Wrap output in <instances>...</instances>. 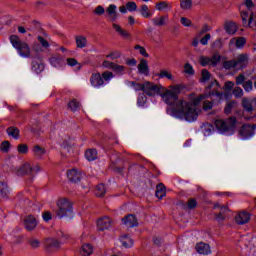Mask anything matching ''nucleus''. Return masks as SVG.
I'll use <instances>...</instances> for the list:
<instances>
[{
	"mask_svg": "<svg viewBox=\"0 0 256 256\" xmlns=\"http://www.w3.org/2000/svg\"><path fill=\"white\" fill-rule=\"evenodd\" d=\"M138 71L142 75H149V64H147V60H140V63L138 64Z\"/></svg>",
	"mask_w": 256,
	"mask_h": 256,
	"instance_id": "nucleus-27",
	"label": "nucleus"
},
{
	"mask_svg": "<svg viewBox=\"0 0 256 256\" xmlns=\"http://www.w3.org/2000/svg\"><path fill=\"white\" fill-rule=\"evenodd\" d=\"M188 209H195L197 207V200L195 198H190L187 202Z\"/></svg>",
	"mask_w": 256,
	"mask_h": 256,
	"instance_id": "nucleus-61",
	"label": "nucleus"
},
{
	"mask_svg": "<svg viewBox=\"0 0 256 256\" xmlns=\"http://www.w3.org/2000/svg\"><path fill=\"white\" fill-rule=\"evenodd\" d=\"M28 244L32 249H39V247H41V241L37 238L28 239Z\"/></svg>",
	"mask_w": 256,
	"mask_h": 256,
	"instance_id": "nucleus-38",
	"label": "nucleus"
},
{
	"mask_svg": "<svg viewBox=\"0 0 256 256\" xmlns=\"http://www.w3.org/2000/svg\"><path fill=\"white\" fill-rule=\"evenodd\" d=\"M112 27L114 30H116V33H119V35H121V37H131V34H129V32H127V30H123V28L119 25V24H112Z\"/></svg>",
	"mask_w": 256,
	"mask_h": 256,
	"instance_id": "nucleus-31",
	"label": "nucleus"
},
{
	"mask_svg": "<svg viewBox=\"0 0 256 256\" xmlns=\"http://www.w3.org/2000/svg\"><path fill=\"white\" fill-rule=\"evenodd\" d=\"M159 77L161 79H163L164 77H166V79H173V74H171L170 72L166 71V70H162L160 71Z\"/></svg>",
	"mask_w": 256,
	"mask_h": 256,
	"instance_id": "nucleus-60",
	"label": "nucleus"
},
{
	"mask_svg": "<svg viewBox=\"0 0 256 256\" xmlns=\"http://www.w3.org/2000/svg\"><path fill=\"white\" fill-rule=\"evenodd\" d=\"M90 83L92 87H103L105 85V81L103 80V77L101 76V73L96 72L93 73L90 77Z\"/></svg>",
	"mask_w": 256,
	"mask_h": 256,
	"instance_id": "nucleus-11",
	"label": "nucleus"
},
{
	"mask_svg": "<svg viewBox=\"0 0 256 256\" xmlns=\"http://www.w3.org/2000/svg\"><path fill=\"white\" fill-rule=\"evenodd\" d=\"M134 49L139 50L140 55H142L143 57H149V54L147 53L145 47L141 45H136L134 46Z\"/></svg>",
	"mask_w": 256,
	"mask_h": 256,
	"instance_id": "nucleus-58",
	"label": "nucleus"
},
{
	"mask_svg": "<svg viewBox=\"0 0 256 256\" xmlns=\"http://www.w3.org/2000/svg\"><path fill=\"white\" fill-rule=\"evenodd\" d=\"M63 61H65V59L59 54L50 57V64L52 67H61Z\"/></svg>",
	"mask_w": 256,
	"mask_h": 256,
	"instance_id": "nucleus-26",
	"label": "nucleus"
},
{
	"mask_svg": "<svg viewBox=\"0 0 256 256\" xmlns=\"http://www.w3.org/2000/svg\"><path fill=\"white\" fill-rule=\"evenodd\" d=\"M247 44V39L245 37H233L230 39L228 47L229 51H235V49H243Z\"/></svg>",
	"mask_w": 256,
	"mask_h": 256,
	"instance_id": "nucleus-7",
	"label": "nucleus"
},
{
	"mask_svg": "<svg viewBox=\"0 0 256 256\" xmlns=\"http://www.w3.org/2000/svg\"><path fill=\"white\" fill-rule=\"evenodd\" d=\"M130 85H132L133 89H135L136 91H143V92L145 91V83L140 84L135 81H132L130 82Z\"/></svg>",
	"mask_w": 256,
	"mask_h": 256,
	"instance_id": "nucleus-46",
	"label": "nucleus"
},
{
	"mask_svg": "<svg viewBox=\"0 0 256 256\" xmlns=\"http://www.w3.org/2000/svg\"><path fill=\"white\" fill-rule=\"evenodd\" d=\"M246 80L247 78L243 74H239L236 77V85H243V83H245Z\"/></svg>",
	"mask_w": 256,
	"mask_h": 256,
	"instance_id": "nucleus-63",
	"label": "nucleus"
},
{
	"mask_svg": "<svg viewBox=\"0 0 256 256\" xmlns=\"http://www.w3.org/2000/svg\"><path fill=\"white\" fill-rule=\"evenodd\" d=\"M126 9H127V11H130V12L137 11V3H135V2H128L126 4Z\"/></svg>",
	"mask_w": 256,
	"mask_h": 256,
	"instance_id": "nucleus-62",
	"label": "nucleus"
},
{
	"mask_svg": "<svg viewBox=\"0 0 256 256\" xmlns=\"http://www.w3.org/2000/svg\"><path fill=\"white\" fill-rule=\"evenodd\" d=\"M106 57H108L112 60L119 59V57H121V52H119V51L110 52Z\"/></svg>",
	"mask_w": 256,
	"mask_h": 256,
	"instance_id": "nucleus-64",
	"label": "nucleus"
},
{
	"mask_svg": "<svg viewBox=\"0 0 256 256\" xmlns=\"http://www.w3.org/2000/svg\"><path fill=\"white\" fill-rule=\"evenodd\" d=\"M256 124H244L239 130L240 137L247 139L248 137H253L255 135Z\"/></svg>",
	"mask_w": 256,
	"mask_h": 256,
	"instance_id": "nucleus-9",
	"label": "nucleus"
},
{
	"mask_svg": "<svg viewBox=\"0 0 256 256\" xmlns=\"http://www.w3.org/2000/svg\"><path fill=\"white\" fill-rule=\"evenodd\" d=\"M32 153L36 159H43V157H45L47 154V150L41 145H34L32 148Z\"/></svg>",
	"mask_w": 256,
	"mask_h": 256,
	"instance_id": "nucleus-18",
	"label": "nucleus"
},
{
	"mask_svg": "<svg viewBox=\"0 0 256 256\" xmlns=\"http://www.w3.org/2000/svg\"><path fill=\"white\" fill-rule=\"evenodd\" d=\"M140 13L142 17H145L146 19H148V17H151V12H149V7L145 4L140 7Z\"/></svg>",
	"mask_w": 256,
	"mask_h": 256,
	"instance_id": "nucleus-42",
	"label": "nucleus"
},
{
	"mask_svg": "<svg viewBox=\"0 0 256 256\" xmlns=\"http://www.w3.org/2000/svg\"><path fill=\"white\" fill-rule=\"evenodd\" d=\"M147 103V96L145 94H140L137 99V105L143 107Z\"/></svg>",
	"mask_w": 256,
	"mask_h": 256,
	"instance_id": "nucleus-53",
	"label": "nucleus"
},
{
	"mask_svg": "<svg viewBox=\"0 0 256 256\" xmlns=\"http://www.w3.org/2000/svg\"><path fill=\"white\" fill-rule=\"evenodd\" d=\"M236 64H235V60L232 59V60H227V61H224L223 62V68L226 69V70H231V69H235Z\"/></svg>",
	"mask_w": 256,
	"mask_h": 256,
	"instance_id": "nucleus-41",
	"label": "nucleus"
},
{
	"mask_svg": "<svg viewBox=\"0 0 256 256\" xmlns=\"http://www.w3.org/2000/svg\"><path fill=\"white\" fill-rule=\"evenodd\" d=\"M107 17H109L110 21H117L119 17V13L117 12V6L115 4H111L106 9Z\"/></svg>",
	"mask_w": 256,
	"mask_h": 256,
	"instance_id": "nucleus-19",
	"label": "nucleus"
},
{
	"mask_svg": "<svg viewBox=\"0 0 256 256\" xmlns=\"http://www.w3.org/2000/svg\"><path fill=\"white\" fill-rule=\"evenodd\" d=\"M112 70L116 75H125V66L119 65L117 63H114V66H112Z\"/></svg>",
	"mask_w": 256,
	"mask_h": 256,
	"instance_id": "nucleus-34",
	"label": "nucleus"
},
{
	"mask_svg": "<svg viewBox=\"0 0 256 256\" xmlns=\"http://www.w3.org/2000/svg\"><path fill=\"white\" fill-rule=\"evenodd\" d=\"M223 47V39L218 38L212 43L213 49H221Z\"/></svg>",
	"mask_w": 256,
	"mask_h": 256,
	"instance_id": "nucleus-59",
	"label": "nucleus"
},
{
	"mask_svg": "<svg viewBox=\"0 0 256 256\" xmlns=\"http://www.w3.org/2000/svg\"><path fill=\"white\" fill-rule=\"evenodd\" d=\"M243 88L241 87H235L233 89V95L234 97H236L237 99H240V97H243Z\"/></svg>",
	"mask_w": 256,
	"mask_h": 256,
	"instance_id": "nucleus-55",
	"label": "nucleus"
},
{
	"mask_svg": "<svg viewBox=\"0 0 256 256\" xmlns=\"http://www.w3.org/2000/svg\"><path fill=\"white\" fill-rule=\"evenodd\" d=\"M61 247V242L55 238H48L45 240V249L47 253H55V251H59Z\"/></svg>",
	"mask_w": 256,
	"mask_h": 256,
	"instance_id": "nucleus-8",
	"label": "nucleus"
},
{
	"mask_svg": "<svg viewBox=\"0 0 256 256\" xmlns=\"http://www.w3.org/2000/svg\"><path fill=\"white\" fill-rule=\"evenodd\" d=\"M180 7L183 11H190L193 9V0H180Z\"/></svg>",
	"mask_w": 256,
	"mask_h": 256,
	"instance_id": "nucleus-32",
	"label": "nucleus"
},
{
	"mask_svg": "<svg viewBox=\"0 0 256 256\" xmlns=\"http://www.w3.org/2000/svg\"><path fill=\"white\" fill-rule=\"evenodd\" d=\"M248 27H256V14L251 13L248 19Z\"/></svg>",
	"mask_w": 256,
	"mask_h": 256,
	"instance_id": "nucleus-54",
	"label": "nucleus"
},
{
	"mask_svg": "<svg viewBox=\"0 0 256 256\" xmlns=\"http://www.w3.org/2000/svg\"><path fill=\"white\" fill-rule=\"evenodd\" d=\"M168 21H169V16L167 15H163V16L152 19L153 25H155V27H163L167 25Z\"/></svg>",
	"mask_w": 256,
	"mask_h": 256,
	"instance_id": "nucleus-24",
	"label": "nucleus"
},
{
	"mask_svg": "<svg viewBox=\"0 0 256 256\" xmlns=\"http://www.w3.org/2000/svg\"><path fill=\"white\" fill-rule=\"evenodd\" d=\"M101 76L103 81H109L115 77V74H113L111 71H104Z\"/></svg>",
	"mask_w": 256,
	"mask_h": 256,
	"instance_id": "nucleus-49",
	"label": "nucleus"
},
{
	"mask_svg": "<svg viewBox=\"0 0 256 256\" xmlns=\"http://www.w3.org/2000/svg\"><path fill=\"white\" fill-rule=\"evenodd\" d=\"M244 91H246V93H251V91H253V81L251 80H247L243 83L242 85Z\"/></svg>",
	"mask_w": 256,
	"mask_h": 256,
	"instance_id": "nucleus-44",
	"label": "nucleus"
},
{
	"mask_svg": "<svg viewBox=\"0 0 256 256\" xmlns=\"http://www.w3.org/2000/svg\"><path fill=\"white\" fill-rule=\"evenodd\" d=\"M28 31H31V33H41L43 32V28L41 27V22L37 20H33L29 22L28 24Z\"/></svg>",
	"mask_w": 256,
	"mask_h": 256,
	"instance_id": "nucleus-22",
	"label": "nucleus"
},
{
	"mask_svg": "<svg viewBox=\"0 0 256 256\" xmlns=\"http://www.w3.org/2000/svg\"><path fill=\"white\" fill-rule=\"evenodd\" d=\"M248 221H251V214L246 211L239 212L235 216V222L237 225H246Z\"/></svg>",
	"mask_w": 256,
	"mask_h": 256,
	"instance_id": "nucleus-12",
	"label": "nucleus"
},
{
	"mask_svg": "<svg viewBox=\"0 0 256 256\" xmlns=\"http://www.w3.org/2000/svg\"><path fill=\"white\" fill-rule=\"evenodd\" d=\"M79 107H81V103H79L76 99H73L68 103V109H70V111H77Z\"/></svg>",
	"mask_w": 256,
	"mask_h": 256,
	"instance_id": "nucleus-39",
	"label": "nucleus"
},
{
	"mask_svg": "<svg viewBox=\"0 0 256 256\" xmlns=\"http://www.w3.org/2000/svg\"><path fill=\"white\" fill-rule=\"evenodd\" d=\"M10 148H11V143H9V141L2 142L0 146V150L2 151V153H9Z\"/></svg>",
	"mask_w": 256,
	"mask_h": 256,
	"instance_id": "nucleus-52",
	"label": "nucleus"
},
{
	"mask_svg": "<svg viewBox=\"0 0 256 256\" xmlns=\"http://www.w3.org/2000/svg\"><path fill=\"white\" fill-rule=\"evenodd\" d=\"M76 46L78 49H85L87 47V37L83 35L75 36Z\"/></svg>",
	"mask_w": 256,
	"mask_h": 256,
	"instance_id": "nucleus-28",
	"label": "nucleus"
},
{
	"mask_svg": "<svg viewBox=\"0 0 256 256\" xmlns=\"http://www.w3.org/2000/svg\"><path fill=\"white\" fill-rule=\"evenodd\" d=\"M8 193H9V188L7 186V183L0 182V196L7 197Z\"/></svg>",
	"mask_w": 256,
	"mask_h": 256,
	"instance_id": "nucleus-40",
	"label": "nucleus"
},
{
	"mask_svg": "<svg viewBox=\"0 0 256 256\" xmlns=\"http://www.w3.org/2000/svg\"><path fill=\"white\" fill-rule=\"evenodd\" d=\"M6 133L9 135V137H13V139H19V128L15 126H10L7 128Z\"/></svg>",
	"mask_w": 256,
	"mask_h": 256,
	"instance_id": "nucleus-30",
	"label": "nucleus"
},
{
	"mask_svg": "<svg viewBox=\"0 0 256 256\" xmlns=\"http://www.w3.org/2000/svg\"><path fill=\"white\" fill-rule=\"evenodd\" d=\"M85 157L88 161H95L97 159V150L89 149L85 153Z\"/></svg>",
	"mask_w": 256,
	"mask_h": 256,
	"instance_id": "nucleus-37",
	"label": "nucleus"
},
{
	"mask_svg": "<svg viewBox=\"0 0 256 256\" xmlns=\"http://www.w3.org/2000/svg\"><path fill=\"white\" fill-rule=\"evenodd\" d=\"M67 177L71 183H79L83 177V174L77 171V169H71L67 172Z\"/></svg>",
	"mask_w": 256,
	"mask_h": 256,
	"instance_id": "nucleus-15",
	"label": "nucleus"
},
{
	"mask_svg": "<svg viewBox=\"0 0 256 256\" xmlns=\"http://www.w3.org/2000/svg\"><path fill=\"white\" fill-rule=\"evenodd\" d=\"M242 107L250 117L248 119H253L256 117V98H242Z\"/></svg>",
	"mask_w": 256,
	"mask_h": 256,
	"instance_id": "nucleus-5",
	"label": "nucleus"
},
{
	"mask_svg": "<svg viewBox=\"0 0 256 256\" xmlns=\"http://www.w3.org/2000/svg\"><path fill=\"white\" fill-rule=\"evenodd\" d=\"M113 225V220L108 216H104L97 221L98 231H107Z\"/></svg>",
	"mask_w": 256,
	"mask_h": 256,
	"instance_id": "nucleus-10",
	"label": "nucleus"
},
{
	"mask_svg": "<svg viewBox=\"0 0 256 256\" xmlns=\"http://www.w3.org/2000/svg\"><path fill=\"white\" fill-rule=\"evenodd\" d=\"M24 227L26 231H33L37 227V219L33 215L24 218Z\"/></svg>",
	"mask_w": 256,
	"mask_h": 256,
	"instance_id": "nucleus-13",
	"label": "nucleus"
},
{
	"mask_svg": "<svg viewBox=\"0 0 256 256\" xmlns=\"http://www.w3.org/2000/svg\"><path fill=\"white\" fill-rule=\"evenodd\" d=\"M81 255L83 256L93 255V246L91 244H84L82 246Z\"/></svg>",
	"mask_w": 256,
	"mask_h": 256,
	"instance_id": "nucleus-33",
	"label": "nucleus"
},
{
	"mask_svg": "<svg viewBox=\"0 0 256 256\" xmlns=\"http://www.w3.org/2000/svg\"><path fill=\"white\" fill-rule=\"evenodd\" d=\"M37 40L40 43V45L43 47V49H49V47H51V45L49 44V41L43 38V36H38Z\"/></svg>",
	"mask_w": 256,
	"mask_h": 256,
	"instance_id": "nucleus-45",
	"label": "nucleus"
},
{
	"mask_svg": "<svg viewBox=\"0 0 256 256\" xmlns=\"http://www.w3.org/2000/svg\"><path fill=\"white\" fill-rule=\"evenodd\" d=\"M180 23H182V25L184 27H192L193 26V22H191V20L187 17H181Z\"/></svg>",
	"mask_w": 256,
	"mask_h": 256,
	"instance_id": "nucleus-57",
	"label": "nucleus"
},
{
	"mask_svg": "<svg viewBox=\"0 0 256 256\" xmlns=\"http://www.w3.org/2000/svg\"><path fill=\"white\" fill-rule=\"evenodd\" d=\"M107 193V189L104 184H99L96 186L95 195L96 197H103Z\"/></svg>",
	"mask_w": 256,
	"mask_h": 256,
	"instance_id": "nucleus-36",
	"label": "nucleus"
},
{
	"mask_svg": "<svg viewBox=\"0 0 256 256\" xmlns=\"http://www.w3.org/2000/svg\"><path fill=\"white\" fill-rule=\"evenodd\" d=\"M121 243H122L123 247H126V248L133 247V239H131V237H129V235L122 236Z\"/></svg>",
	"mask_w": 256,
	"mask_h": 256,
	"instance_id": "nucleus-35",
	"label": "nucleus"
},
{
	"mask_svg": "<svg viewBox=\"0 0 256 256\" xmlns=\"http://www.w3.org/2000/svg\"><path fill=\"white\" fill-rule=\"evenodd\" d=\"M237 125V118L230 117L226 120H216L215 127L220 133L233 135L235 133V127Z\"/></svg>",
	"mask_w": 256,
	"mask_h": 256,
	"instance_id": "nucleus-2",
	"label": "nucleus"
},
{
	"mask_svg": "<svg viewBox=\"0 0 256 256\" xmlns=\"http://www.w3.org/2000/svg\"><path fill=\"white\" fill-rule=\"evenodd\" d=\"M56 215L59 219L64 217H71L73 215V203L67 198H61L57 201Z\"/></svg>",
	"mask_w": 256,
	"mask_h": 256,
	"instance_id": "nucleus-3",
	"label": "nucleus"
},
{
	"mask_svg": "<svg viewBox=\"0 0 256 256\" xmlns=\"http://www.w3.org/2000/svg\"><path fill=\"white\" fill-rule=\"evenodd\" d=\"M32 166L29 163H24L22 166H20L18 169H16V175H30L31 176V171H32Z\"/></svg>",
	"mask_w": 256,
	"mask_h": 256,
	"instance_id": "nucleus-20",
	"label": "nucleus"
},
{
	"mask_svg": "<svg viewBox=\"0 0 256 256\" xmlns=\"http://www.w3.org/2000/svg\"><path fill=\"white\" fill-rule=\"evenodd\" d=\"M162 91L163 86L149 81L144 82V93L145 95H148V97H155V95H161Z\"/></svg>",
	"mask_w": 256,
	"mask_h": 256,
	"instance_id": "nucleus-6",
	"label": "nucleus"
},
{
	"mask_svg": "<svg viewBox=\"0 0 256 256\" xmlns=\"http://www.w3.org/2000/svg\"><path fill=\"white\" fill-rule=\"evenodd\" d=\"M211 29V26L209 24H204L203 27L198 31L197 38L201 37L202 35H205L209 30Z\"/></svg>",
	"mask_w": 256,
	"mask_h": 256,
	"instance_id": "nucleus-51",
	"label": "nucleus"
},
{
	"mask_svg": "<svg viewBox=\"0 0 256 256\" xmlns=\"http://www.w3.org/2000/svg\"><path fill=\"white\" fill-rule=\"evenodd\" d=\"M179 93H181V87L179 85L170 86V89L163 87L160 97L166 105H174L172 108L173 117L185 119V121H189L190 123L197 120V117H199L197 105L207 99L208 95L200 94L191 102H187L185 100H179Z\"/></svg>",
	"mask_w": 256,
	"mask_h": 256,
	"instance_id": "nucleus-1",
	"label": "nucleus"
},
{
	"mask_svg": "<svg viewBox=\"0 0 256 256\" xmlns=\"http://www.w3.org/2000/svg\"><path fill=\"white\" fill-rule=\"evenodd\" d=\"M10 43L12 44L14 49H17V51L21 57H31V48H29V44L21 41L19 36L11 35Z\"/></svg>",
	"mask_w": 256,
	"mask_h": 256,
	"instance_id": "nucleus-4",
	"label": "nucleus"
},
{
	"mask_svg": "<svg viewBox=\"0 0 256 256\" xmlns=\"http://www.w3.org/2000/svg\"><path fill=\"white\" fill-rule=\"evenodd\" d=\"M196 251L200 255H209V253H211V246H209V244L200 242L196 245Z\"/></svg>",
	"mask_w": 256,
	"mask_h": 256,
	"instance_id": "nucleus-23",
	"label": "nucleus"
},
{
	"mask_svg": "<svg viewBox=\"0 0 256 256\" xmlns=\"http://www.w3.org/2000/svg\"><path fill=\"white\" fill-rule=\"evenodd\" d=\"M44 69H45V64H43V60L38 59L32 62V71H34L35 73L37 74L42 73Z\"/></svg>",
	"mask_w": 256,
	"mask_h": 256,
	"instance_id": "nucleus-25",
	"label": "nucleus"
},
{
	"mask_svg": "<svg viewBox=\"0 0 256 256\" xmlns=\"http://www.w3.org/2000/svg\"><path fill=\"white\" fill-rule=\"evenodd\" d=\"M167 195V190L165 188V185L163 183H160L156 186V197L158 199H163Z\"/></svg>",
	"mask_w": 256,
	"mask_h": 256,
	"instance_id": "nucleus-29",
	"label": "nucleus"
},
{
	"mask_svg": "<svg viewBox=\"0 0 256 256\" xmlns=\"http://www.w3.org/2000/svg\"><path fill=\"white\" fill-rule=\"evenodd\" d=\"M211 79V73L208 72L207 69L202 70V77H201V82L205 83Z\"/></svg>",
	"mask_w": 256,
	"mask_h": 256,
	"instance_id": "nucleus-50",
	"label": "nucleus"
},
{
	"mask_svg": "<svg viewBox=\"0 0 256 256\" xmlns=\"http://www.w3.org/2000/svg\"><path fill=\"white\" fill-rule=\"evenodd\" d=\"M227 213H229V207L222 205L220 207V212L214 214V219L218 221V223H221V221H225V219H227Z\"/></svg>",
	"mask_w": 256,
	"mask_h": 256,
	"instance_id": "nucleus-17",
	"label": "nucleus"
},
{
	"mask_svg": "<svg viewBox=\"0 0 256 256\" xmlns=\"http://www.w3.org/2000/svg\"><path fill=\"white\" fill-rule=\"evenodd\" d=\"M184 73L187 75H195V70H193V66H191L189 63H186L184 65Z\"/></svg>",
	"mask_w": 256,
	"mask_h": 256,
	"instance_id": "nucleus-56",
	"label": "nucleus"
},
{
	"mask_svg": "<svg viewBox=\"0 0 256 256\" xmlns=\"http://www.w3.org/2000/svg\"><path fill=\"white\" fill-rule=\"evenodd\" d=\"M241 17H242V23L244 27H249V17H250L249 12H242Z\"/></svg>",
	"mask_w": 256,
	"mask_h": 256,
	"instance_id": "nucleus-48",
	"label": "nucleus"
},
{
	"mask_svg": "<svg viewBox=\"0 0 256 256\" xmlns=\"http://www.w3.org/2000/svg\"><path fill=\"white\" fill-rule=\"evenodd\" d=\"M122 222L126 227H137L139 225V221L135 215L130 214L122 218Z\"/></svg>",
	"mask_w": 256,
	"mask_h": 256,
	"instance_id": "nucleus-16",
	"label": "nucleus"
},
{
	"mask_svg": "<svg viewBox=\"0 0 256 256\" xmlns=\"http://www.w3.org/2000/svg\"><path fill=\"white\" fill-rule=\"evenodd\" d=\"M234 63L238 69H243V67H247V63H249V55L240 54L234 59Z\"/></svg>",
	"mask_w": 256,
	"mask_h": 256,
	"instance_id": "nucleus-14",
	"label": "nucleus"
},
{
	"mask_svg": "<svg viewBox=\"0 0 256 256\" xmlns=\"http://www.w3.org/2000/svg\"><path fill=\"white\" fill-rule=\"evenodd\" d=\"M235 105H237V103L235 101L228 102L224 108V113H226V115H229V113H231V111H232L233 107H235Z\"/></svg>",
	"mask_w": 256,
	"mask_h": 256,
	"instance_id": "nucleus-47",
	"label": "nucleus"
},
{
	"mask_svg": "<svg viewBox=\"0 0 256 256\" xmlns=\"http://www.w3.org/2000/svg\"><path fill=\"white\" fill-rule=\"evenodd\" d=\"M224 29L228 35H235L239 31V27L235 22H225Z\"/></svg>",
	"mask_w": 256,
	"mask_h": 256,
	"instance_id": "nucleus-21",
	"label": "nucleus"
},
{
	"mask_svg": "<svg viewBox=\"0 0 256 256\" xmlns=\"http://www.w3.org/2000/svg\"><path fill=\"white\" fill-rule=\"evenodd\" d=\"M17 151L20 155H27L29 153V146L27 144H20L17 147Z\"/></svg>",
	"mask_w": 256,
	"mask_h": 256,
	"instance_id": "nucleus-43",
	"label": "nucleus"
}]
</instances>
